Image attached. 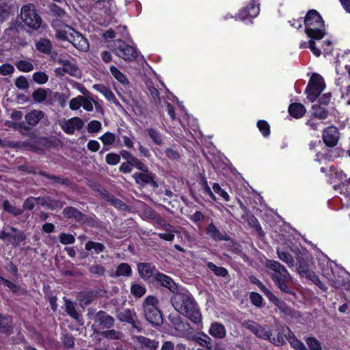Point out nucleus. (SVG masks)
<instances>
[{
	"instance_id": "49530a36",
	"label": "nucleus",
	"mask_w": 350,
	"mask_h": 350,
	"mask_svg": "<svg viewBox=\"0 0 350 350\" xmlns=\"http://www.w3.org/2000/svg\"><path fill=\"white\" fill-rule=\"evenodd\" d=\"M46 91L42 88H38L32 93V97L37 103H42L46 100Z\"/></svg>"
},
{
	"instance_id": "dca6fc26",
	"label": "nucleus",
	"mask_w": 350,
	"mask_h": 350,
	"mask_svg": "<svg viewBox=\"0 0 350 350\" xmlns=\"http://www.w3.org/2000/svg\"><path fill=\"white\" fill-rule=\"evenodd\" d=\"M256 3L255 0H252V2L247 8L241 10L238 18L240 20H245L247 17H256L259 14L260 10L259 4L256 5Z\"/></svg>"
},
{
	"instance_id": "20e7f679",
	"label": "nucleus",
	"mask_w": 350,
	"mask_h": 350,
	"mask_svg": "<svg viewBox=\"0 0 350 350\" xmlns=\"http://www.w3.org/2000/svg\"><path fill=\"white\" fill-rule=\"evenodd\" d=\"M109 47L115 55L126 62L134 61L139 55L134 46L129 45L120 39L113 40Z\"/></svg>"
},
{
	"instance_id": "8fccbe9b",
	"label": "nucleus",
	"mask_w": 350,
	"mask_h": 350,
	"mask_svg": "<svg viewBox=\"0 0 350 350\" xmlns=\"http://www.w3.org/2000/svg\"><path fill=\"white\" fill-rule=\"evenodd\" d=\"M146 292V289L144 286L133 284L131 287V293L135 297H142Z\"/></svg>"
},
{
	"instance_id": "e2e57ef3",
	"label": "nucleus",
	"mask_w": 350,
	"mask_h": 350,
	"mask_svg": "<svg viewBox=\"0 0 350 350\" xmlns=\"http://www.w3.org/2000/svg\"><path fill=\"white\" fill-rule=\"evenodd\" d=\"M306 343L310 350H321V345L315 338H308L306 339Z\"/></svg>"
},
{
	"instance_id": "4d7b16f0",
	"label": "nucleus",
	"mask_w": 350,
	"mask_h": 350,
	"mask_svg": "<svg viewBox=\"0 0 350 350\" xmlns=\"http://www.w3.org/2000/svg\"><path fill=\"white\" fill-rule=\"evenodd\" d=\"M48 208L51 210L60 209L66 204L64 202H62L59 200H55L51 198H48Z\"/></svg>"
},
{
	"instance_id": "0eeeda50",
	"label": "nucleus",
	"mask_w": 350,
	"mask_h": 350,
	"mask_svg": "<svg viewBox=\"0 0 350 350\" xmlns=\"http://www.w3.org/2000/svg\"><path fill=\"white\" fill-rule=\"evenodd\" d=\"M265 267L273 271L271 274V278L273 281L286 280L290 277L287 269L278 261L267 260Z\"/></svg>"
},
{
	"instance_id": "c85d7f7f",
	"label": "nucleus",
	"mask_w": 350,
	"mask_h": 350,
	"mask_svg": "<svg viewBox=\"0 0 350 350\" xmlns=\"http://www.w3.org/2000/svg\"><path fill=\"white\" fill-rule=\"evenodd\" d=\"M288 112L293 117L299 118L305 114L306 109L300 103H293L288 107Z\"/></svg>"
},
{
	"instance_id": "ddd939ff",
	"label": "nucleus",
	"mask_w": 350,
	"mask_h": 350,
	"mask_svg": "<svg viewBox=\"0 0 350 350\" xmlns=\"http://www.w3.org/2000/svg\"><path fill=\"white\" fill-rule=\"evenodd\" d=\"M338 139L339 133L336 127H328L323 133V142L327 146H335L338 143Z\"/></svg>"
},
{
	"instance_id": "7ed1b4c3",
	"label": "nucleus",
	"mask_w": 350,
	"mask_h": 350,
	"mask_svg": "<svg viewBox=\"0 0 350 350\" xmlns=\"http://www.w3.org/2000/svg\"><path fill=\"white\" fill-rule=\"evenodd\" d=\"M158 299L152 295L148 296L143 302L144 314L146 319L154 326L163 323V317L158 308Z\"/></svg>"
},
{
	"instance_id": "f3484780",
	"label": "nucleus",
	"mask_w": 350,
	"mask_h": 350,
	"mask_svg": "<svg viewBox=\"0 0 350 350\" xmlns=\"http://www.w3.org/2000/svg\"><path fill=\"white\" fill-rule=\"evenodd\" d=\"M206 233L215 241H229L230 239L229 235L226 232L221 233L213 223L208 224Z\"/></svg>"
},
{
	"instance_id": "a211bd4d",
	"label": "nucleus",
	"mask_w": 350,
	"mask_h": 350,
	"mask_svg": "<svg viewBox=\"0 0 350 350\" xmlns=\"http://www.w3.org/2000/svg\"><path fill=\"white\" fill-rule=\"evenodd\" d=\"M52 27L55 29V37L61 40H68L70 38V33H68L66 30L62 29V27H66L65 23H61L59 20H53L51 23Z\"/></svg>"
},
{
	"instance_id": "4be33fe9",
	"label": "nucleus",
	"mask_w": 350,
	"mask_h": 350,
	"mask_svg": "<svg viewBox=\"0 0 350 350\" xmlns=\"http://www.w3.org/2000/svg\"><path fill=\"white\" fill-rule=\"evenodd\" d=\"M138 343L141 345L142 350H157L159 347V342L146 337L139 336L137 337Z\"/></svg>"
},
{
	"instance_id": "09e8293b",
	"label": "nucleus",
	"mask_w": 350,
	"mask_h": 350,
	"mask_svg": "<svg viewBox=\"0 0 350 350\" xmlns=\"http://www.w3.org/2000/svg\"><path fill=\"white\" fill-rule=\"evenodd\" d=\"M100 139L105 146H111L116 142V137L115 134L108 131L100 136Z\"/></svg>"
},
{
	"instance_id": "bf43d9fd",
	"label": "nucleus",
	"mask_w": 350,
	"mask_h": 350,
	"mask_svg": "<svg viewBox=\"0 0 350 350\" xmlns=\"http://www.w3.org/2000/svg\"><path fill=\"white\" fill-rule=\"evenodd\" d=\"M106 162L109 165H115L120 161V156L116 153H109L106 155Z\"/></svg>"
},
{
	"instance_id": "9d476101",
	"label": "nucleus",
	"mask_w": 350,
	"mask_h": 350,
	"mask_svg": "<svg viewBox=\"0 0 350 350\" xmlns=\"http://www.w3.org/2000/svg\"><path fill=\"white\" fill-rule=\"evenodd\" d=\"M66 28L72 31L70 32V38L69 42L73 46L81 51H87L89 49V43L88 40L79 31H75L72 27L69 25H66Z\"/></svg>"
},
{
	"instance_id": "a18cd8bd",
	"label": "nucleus",
	"mask_w": 350,
	"mask_h": 350,
	"mask_svg": "<svg viewBox=\"0 0 350 350\" xmlns=\"http://www.w3.org/2000/svg\"><path fill=\"white\" fill-rule=\"evenodd\" d=\"M297 270L300 275L304 277H306L308 273L312 271L310 270L309 265L303 259H299Z\"/></svg>"
},
{
	"instance_id": "5fc2aeb1",
	"label": "nucleus",
	"mask_w": 350,
	"mask_h": 350,
	"mask_svg": "<svg viewBox=\"0 0 350 350\" xmlns=\"http://www.w3.org/2000/svg\"><path fill=\"white\" fill-rule=\"evenodd\" d=\"M80 304L81 305L88 306L92 303L94 299L93 293H83L79 295Z\"/></svg>"
},
{
	"instance_id": "6e6552de",
	"label": "nucleus",
	"mask_w": 350,
	"mask_h": 350,
	"mask_svg": "<svg viewBox=\"0 0 350 350\" xmlns=\"http://www.w3.org/2000/svg\"><path fill=\"white\" fill-rule=\"evenodd\" d=\"M59 125L65 133L73 135L76 130L79 131L83 127L84 122L80 118L73 117L68 120H60Z\"/></svg>"
},
{
	"instance_id": "79ce46f5",
	"label": "nucleus",
	"mask_w": 350,
	"mask_h": 350,
	"mask_svg": "<svg viewBox=\"0 0 350 350\" xmlns=\"http://www.w3.org/2000/svg\"><path fill=\"white\" fill-rule=\"evenodd\" d=\"M15 66L21 72H28L33 70L32 63L26 60L18 61L15 63Z\"/></svg>"
},
{
	"instance_id": "f8f14e48",
	"label": "nucleus",
	"mask_w": 350,
	"mask_h": 350,
	"mask_svg": "<svg viewBox=\"0 0 350 350\" xmlns=\"http://www.w3.org/2000/svg\"><path fill=\"white\" fill-rule=\"evenodd\" d=\"M62 213L66 218L74 219L78 223L87 224L90 221L88 215L73 206H66L63 210Z\"/></svg>"
},
{
	"instance_id": "f704fd0d",
	"label": "nucleus",
	"mask_w": 350,
	"mask_h": 350,
	"mask_svg": "<svg viewBox=\"0 0 350 350\" xmlns=\"http://www.w3.org/2000/svg\"><path fill=\"white\" fill-rule=\"evenodd\" d=\"M77 71V68L71 64L69 61L63 66L62 68H57L55 70V72L57 75H62L63 72L68 73L70 75H75Z\"/></svg>"
},
{
	"instance_id": "aec40b11",
	"label": "nucleus",
	"mask_w": 350,
	"mask_h": 350,
	"mask_svg": "<svg viewBox=\"0 0 350 350\" xmlns=\"http://www.w3.org/2000/svg\"><path fill=\"white\" fill-rule=\"evenodd\" d=\"M169 319L174 329L181 333H185L191 329L190 325L188 323L184 322L179 316H170Z\"/></svg>"
},
{
	"instance_id": "603ef678",
	"label": "nucleus",
	"mask_w": 350,
	"mask_h": 350,
	"mask_svg": "<svg viewBox=\"0 0 350 350\" xmlns=\"http://www.w3.org/2000/svg\"><path fill=\"white\" fill-rule=\"evenodd\" d=\"M59 241L63 245L72 244L75 241L74 235L62 232L59 234Z\"/></svg>"
},
{
	"instance_id": "393cba45",
	"label": "nucleus",
	"mask_w": 350,
	"mask_h": 350,
	"mask_svg": "<svg viewBox=\"0 0 350 350\" xmlns=\"http://www.w3.org/2000/svg\"><path fill=\"white\" fill-rule=\"evenodd\" d=\"M225 327L219 323H213L209 329V334L216 338H224L226 336Z\"/></svg>"
},
{
	"instance_id": "72a5a7b5",
	"label": "nucleus",
	"mask_w": 350,
	"mask_h": 350,
	"mask_svg": "<svg viewBox=\"0 0 350 350\" xmlns=\"http://www.w3.org/2000/svg\"><path fill=\"white\" fill-rule=\"evenodd\" d=\"M277 254L280 260L285 262L289 267H294V258L289 253L277 249Z\"/></svg>"
},
{
	"instance_id": "de8ad7c7",
	"label": "nucleus",
	"mask_w": 350,
	"mask_h": 350,
	"mask_svg": "<svg viewBox=\"0 0 350 350\" xmlns=\"http://www.w3.org/2000/svg\"><path fill=\"white\" fill-rule=\"evenodd\" d=\"M306 278L311 280L314 284H315L323 291H327V288L326 287V286L319 280V277L313 271L308 273V275Z\"/></svg>"
},
{
	"instance_id": "39448f33",
	"label": "nucleus",
	"mask_w": 350,
	"mask_h": 350,
	"mask_svg": "<svg viewBox=\"0 0 350 350\" xmlns=\"http://www.w3.org/2000/svg\"><path fill=\"white\" fill-rule=\"evenodd\" d=\"M20 16L24 24L32 30H38L42 25V18L38 14L33 3H27L23 5L21 9Z\"/></svg>"
},
{
	"instance_id": "2f4dec72",
	"label": "nucleus",
	"mask_w": 350,
	"mask_h": 350,
	"mask_svg": "<svg viewBox=\"0 0 350 350\" xmlns=\"http://www.w3.org/2000/svg\"><path fill=\"white\" fill-rule=\"evenodd\" d=\"M21 28V24L18 21H14L10 23V25L5 29V33L9 37H16L18 35L20 29Z\"/></svg>"
},
{
	"instance_id": "f257e3e1",
	"label": "nucleus",
	"mask_w": 350,
	"mask_h": 350,
	"mask_svg": "<svg viewBox=\"0 0 350 350\" xmlns=\"http://www.w3.org/2000/svg\"><path fill=\"white\" fill-rule=\"evenodd\" d=\"M171 302L177 312L187 317L193 323L198 324L201 322V313L189 293L175 291L171 297Z\"/></svg>"
},
{
	"instance_id": "3c124183",
	"label": "nucleus",
	"mask_w": 350,
	"mask_h": 350,
	"mask_svg": "<svg viewBox=\"0 0 350 350\" xmlns=\"http://www.w3.org/2000/svg\"><path fill=\"white\" fill-rule=\"evenodd\" d=\"M32 77L33 80L38 84H44L49 79L48 75L44 72H36Z\"/></svg>"
},
{
	"instance_id": "b1692460",
	"label": "nucleus",
	"mask_w": 350,
	"mask_h": 350,
	"mask_svg": "<svg viewBox=\"0 0 350 350\" xmlns=\"http://www.w3.org/2000/svg\"><path fill=\"white\" fill-rule=\"evenodd\" d=\"M49 10L51 14L56 17L55 20H59L61 23L67 22L68 14L64 9L55 3H52L49 5Z\"/></svg>"
},
{
	"instance_id": "412c9836",
	"label": "nucleus",
	"mask_w": 350,
	"mask_h": 350,
	"mask_svg": "<svg viewBox=\"0 0 350 350\" xmlns=\"http://www.w3.org/2000/svg\"><path fill=\"white\" fill-rule=\"evenodd\" d=\"M38 174L48 179V183L49 184L68 185L70 183V181L68 178H65L62 176H58L53 174H50L45 171L39 170Z\"/></svg>"
},
{
	"instance_id": "338daca9",
	"label": "nucleus",
	"mask_w": 350,
	"mask_h": 350,
	"mask_svg": "<svg viewBox=\"0 0 350 350\" xmlns=\"http://www.w3.org/2000/svg\"><path fill=\"white\" fill-rule=\"evenodd\" d=\"M250 298L251 299L252 303L257 306V307H261L262 304V296L257 293L252 292L250 293Z\"/></svg>"
},
{
	"instance_id": "864d4df0",
	"label": "nucleus",
	"mask_w": 350,
	"mask_h": 350,
	"mask_svg": "<svg viewBox=\"0 0 350 350\" xmlns=\"http://www.w3.org/2000/svg\"><path fill=\"white\" fill-rule=\"evenodd\" d=\"M89 271L92 274L98 277L104 275L105 272L104 267L98 264L92 265L90 267Z\"/></svg>"
},
{
	"instance_id": "9b49d317",
	"label": "nucleus",
	"mask_w": 350,
	"mask_h": 350,
	"mask_svg": "<svg viewBox=\"0 0 350 350\" xmlns=\"http://www.w3.org/2000/svg\"><path fill=\"white\" fill-rule=\"evenodd\" d=\"M135 317H136L135 313L129 309L120 311L117 315L118 320L122 322H127L132 325V327L135 329L137 332H141L142 331L141 322L139 320L135 319Z\"/></svg>"
},
{
	"instance_id": "bb28decb",
	"label": "nucleus",
	"mask_w": 350,
	"mask_h": 350,
	"mask_svg": "<svg viewBox=\"0 0 350 350\" xmlns=\"http://www.w3.org/2000/svg\"><path fill=\"white\" fill-rule=\"evenodd\" d=\"M12 320L10 317L0 314V332L2 334H10L12 332Z\"/></svg>"
},
{
	"instance_id": "a19ab883",
	"label": "nucleus",
	"mask_w": 350,
	"mask_h": 350,
	"mask_svg": "<svg viewBox=\"0 0 350 350\" xmlns=\"http://www.w3.org/2000/svg\"><path fill=\"white\" fill-rule=\"evenodd\" d=\"M66 311L71 317L79 321H80L81 314L77 311L71 301H66Z\"/></svg>"
},
{
	"instance_id": "69168bd1",
	"label": "nucleus",
	"mask_w": 350,
	"mask_h": 350,
	"mask_svg": "<svg viewBox=\"0 0 350 350\" xmlns=\"http://www.w3.org/2000/svg\"><path fill=\"white\" fill-rule=\"evenodd\" d=\"M3 284L8 287L12 292L17 293L20 294H23L24 291L18 286L17 284L12 283V282L8 280H3Z\"/></svg>"
},
{
	"instance_id": "37998d69",
	"label": "nucleus",
	"mask_w": 350,
	"mask_h": 350,
	"mask_svg": "<svg viewBox=\"0 0 350 350\" xmlns=\"http://www.w3.org/2000/svg\"><path fill=\"white\" fill-rule=\"evenodd\" d=\"M285 335L286 332L284 331V327L281 329V330L278 332L276 338H269V340L270 342H271L273 345L275 346H281L283 345L285 343Z\"/></svg>"
},
{
	"instance_id": "774afa93",
	"label": "nucleus",
	"mask_w": 350,
	"mask_h": 350,
	"mask_svg": "<svg viewBox=\"0 0 350 350\" xmlns=\"http://www.w3.org/2000/svg\"><path fill=\"white\" fill-rule=\"evenodd\" d=\"M107 202L119 209H124L126 206V204L122 200L116 198L113 195H111L109 198H108Z\"/></svg>"
},
{
	"instance_id": "f03ea898",
	"label": "nucleus",
	"mask_w": 350,
	"mask_h": 350,
	"mask_svg": "<svg viewBox=\"0 0 350 350\" xmlns=\"http://www.w3.org/2000/svg\"><path fill=\"white\" fill-rule=\"evenodd\" d=\"M305 31L308 36L312 39L321 40L325 34L324 21L314 10L308 12L304 19Z\"/></svg>"
},
{
	"instance_id": "4468645a",
	"label": "nucleus",
	"mask_w": 350,
	"mask_h": 350,
	"mask_svg": "<svg viewBox=\"0 0 350 350\" xmlns=\"http://www.w3.org/2000/svg\"><path fill=\"white\" fill-rule=\"evenodd\" d=\"M154 280L161 286L167 288L172 293H175L178 290L176 283L170 277L165 274L157 272L154 275Z\"/></svg>"
},
{
	"instance_id": "5701e85b",
	"label": "nucleus",
	"mask_w": 350,
	"mask_h": 350,
	"mask_svg": "<svg viewBox=\"0 0 350 350\" xmlns=\"http://www.w3.org/2000/svg\"><path fill=\"white\" fill-rule=\"evenodd\" d=\"M44 113L40 110H32L25 115L26 122L31 126H36L44 118Z\"/></svg>"
},
{
	"instance_id": "473e14b6",
	"label": "nucleus",
	"mask_w": 350,
	"mask_h": 350,
	"mask_svg": "<svg viewBox=\"0 0 350 350\" xmlns=\"http://www.w3.org/2000/svg\"><path fill=\"white\" fill-rule=\"evenodd\" d=\"M132 273V269L129 264L125 262L120 263L116 271V273L114 274L115 277H129L131 275Z\"/></svg>"
},
{
	"instance_id": "c756f323",
	"label": "nucleus",
	"mask_w": 350,
	"mask_h": 350,
	"mask_svg": "<svg viewBox=\"0 0 350 350\" xmlns=\"http://www.w3.org/2000/svg\"><path fill=\"white\" fill-rule=\"evenodd\" d=\"M110 72L113 77L125 88L129 86V81L124 74L114 66H110Z\"/></svg>"
},
{
	"instance_id": "a878e982",
	"label": "nucleus",
	"mask_w": 350,
	"mask_h": 350,
	"mask_svg": "<svg viewBox=\"0 0 350 350\" xmlns=\"http://www.w3.org/2000/svg\"><path fill=\"white\" fill-rule=\"evenodd\" d=\"M9 229L12 232L10 236V241L12 245L15 246L18 245L26 239V235L23 231L12 226L9 227Z\"/></svg>"
},
{
	"instance_id": "7c9ffc66",
	"label": "nucleus",
	"mask_w": 350,
	"mask_h": 350,
	"mask_svg": "<svg viewBox=\"0 0 350 350\" xmlns=\"http://www.w3.org/2000/svg\"><path fill=\"white\" fill-rule=\"evenodd\" d=\"M85 250L88 252L94 250L95 254H98L105 251V246L99 242L88 241L85 245Z\"/></svg>"
},
{
	"instance_id": "423d86ee",
	"label": "nucleus",
	"mask_w": 350,
	"mask_h": 350,
	"mask_svg": "<svg viewBox=\"0 0 350 350\" xmlns=\"http://www.w3.org/2000/svg\"><path fill=\"white\" fill-rule=\"evenodd\" d=\"M325 86L323 77L317 73H314L306 90L308 98L311 102H314L324 90Z\"/></svg>"
},
{
	"instance_id": "4c0bfd02",
	"label": "nucleus",
	"mask_w": 350,
	"mask_h": 350,
	"mask_svg": "<svg viewBox=\"0 0 350 350\" xmlns=\"http://www.w3.org/2000/svg\"><path fill=\"white\" fill-rule=\"evenodd\" d=\"M146 132L152 140V142L157 145H161L163 144V139L161 133L154 129L150 128L146 129Z\"/></svg>"
},
{
	"instance_id": "1a4fd4ad",
	"label": "nucleus",
	"mask_w": 350,
	"mask_h": 350,
	"mask_svg": "<svg viewBox=\"0 0 350 350\" xmlns=\"http://www.w3.org/2000/svg\"><path fill=\"white\" fill-rule=\"evenodd\" d=\"M132 176L135 183L139 185L144 187L149 184L154 188L158 187V184L154 180V175L148 170V167L140 172L134 173Z\"/></svg>"
},
{
	"instance_id": "2eb2a0df",
	"label": "nucleus",
	"mask_w": 350,
	"mask_h": 350,
	"mask_svg": "<svg viewBox=\"0 0 350 350\" xmlns=\"http://www.w3.org/2000/svg\"><path fill=\"white\" fill-rule=\"evenodd\" d=\"M137 270L139 276L145 280H149L151 278L154 279L155 273L158 272L153 265L147 262L138 263Z\"/></svg>"
},
{
	"instance_id": "052dcab7",
	"label": "nucleus",
	"mask_w": 350,
	"mask_h": 350,
	"mask_svg": "<svg viewBox=\"0 0 350 350\" xmlns=\"http://www.w3.org/2000/svg\"><path fill=\"white\" fill-rule=\"evenodd\" d=\"M83 96H78L70 100L69 107L72 110H77L82 105Z\"/></svg>"
},
{
	"instance_id": "c03bdc74",
	"label": "nucleus",
	"mask_w": 350,
	"mask_h": 350,
	"mask_svg": "<svg viewBox=\"0 0 350 350\" xmlns=\"http://www.w3.org/2000/svg\"><path fill=\"white\" fill-rule=\"evenodd\" d=\"M101 336L109 340H119L122 336V333L115 329H109L101 333Z\"/></svg>"
},
{
	"instance_id": "e433bc0d",
	"label": "nucleus",
	"mask_w": 350,
	"mask_h": 350,
	"mask_svg": "<svg viewBox=\"0 0 350 350\" xmlns=\"http://www.w3.org/2000/svg\"><path fill=\"white\" fill-rule=\"evenodd\" d=\"M3 209L8 213L12 214L14 216L21 215L23 213V210L19 207L12 206L10 202L6 200L3 204Z\"/></svg>"
},
{
	"instance_id": "c9c22d12",
	"label": "nucleus",
	"mask_w": 350,
	"mask_h": 350,
	"mask_svg": "<svg viewBox=\"0 0 350 350\" xmlns=\"http://www.w3.org/2000/svg\"><path fill=\"white\" fill-rule=\"evenodd\" d=\"M254 335L259 338L263 340H269L270 336H272V333L267 325L261 326L260 325H259L258 327L256 329Z\"/></svg>"
},
{
	"instance_id": "13d9d810",
	"label": "nucleus",
	"mask_w": 350,
	"mask_h": 350,
	"mask_svg": "<svg viewBox=\"0 0 350 350\" xmlns=\"http://www.w3.org/2000/svg\"><path fill=\"white\" fill-rule=\"evenodd\" d=\"M257 126L265 137H267L270 134V127L269 124L265 120H259L257 123Z\"/></svg>"
},
{
	"instance_id": "680f3d73",
	"label": "nucleus",
	"mask_w": 350,
	"mask_h": 350,
	"mask_svg": "<svg viewBox=\"0 0 350 350\" xmlns=\"http://www.w3.org/2000/svg\"><path fill=\"white\" fill-rule=\"evenodd\" d=\"M82 100L83 102L81 106H83V108L87 111H92L93 110V103L96 105V103L94 102L92 98L88 96H83Z\"/></svg>"
},
{
	"instance_id": "58836bf2",
	"label": "nucleus",
	"mask_w": 350,
	"mask_h": 350,
	"mask_svg": "<svg viewBox=\"0 0 350 350\" xmlns=\"http://www.w3.org/2000/svg\"><path fill=\"white\" fill-rule=\"evenodd\" d=\"M312 115L321 120H324L327 117L328 112L324 107L314 105L312 106Z\"/></svg>"
},
{
	"instance_id": "6e6d98bb",
	"label": "nucleus",
	"mask_w": 350,
	"mask_h": 350,
	"mask_svg": "<svg viewBox=\"0 0 350 350\" xmlns=\"http://www.w3.org/2000/svg\"><path fill=\"white\" fill-rule=\"evenodd\" d=\"M50 96L53 100L58 102L62 107L64 106L66 101V96L64 94L51 92Z\"/></svg>"
},
{
	"instance_id": "ea45409f",
	"label": "nucleus",
	"mask_w": 350,
	"mask_h": 350,
	"mask_svg": "<svg viewBox=\"0 0 350 350\" xmlns=\"http://www.w3.org/2000/svg\"><path fill=\"white\" fill-rule=\"evenodd\" d=\"M207 267L212 271L214 272V273L217 275V276H219V277H225L228 275V270L223 267H217L216 265H215L213 262H208L207 263Z\"/></svg>"
},
{
	"instance_id": "cd10ccee",
	"label": "nucleus",
	"mask_w": 350,
	"mask_h": 350,
	"mask_svg": "<svg viewBox=\"0 0 350 350\" xmlns=\"http://www.w3.org/2000/svg\"><path fill=\"white\" fill-rule=\"evenodd\" d=\"M36 47L40 53L48 55L51 52L52 44L51 41L46 38H40L36 42Z\"/></svg>"
},
{
	"instance_id": "6ab92c4d",
	"label": "nucleus",
	"mask_w": 350,
	"mask_h": 350,
	"mask_svg": "<svg viewBox=\"0 0 350 350\" xmlns=\"http://www.w3.org/2000/svg\"><path fill=\"white\" fill-rule=\"evenodd\" d=\"M96 321H98L105 328L109 329L113 327L115 324V320L113 317L107 314L103 310H100L96 313Z\"/></svg>"
},
{
	"instance_id": "0e129e2a",
	"label": "nucleus",
	"mask_w": 350,
	"mask_h": 350,
	"mask_svg": "<svg viewBox=\"0 0 350 350\" xmlns=\"http://www.w3.org/2000/svg\"><path fill=\"white\" fill-rule=\"evenodd\" d=\"M213 189L215 193L219 194L225 201L230 200V196L226 191H225L218 183H215Z\"/></svg>"
}]
</instances>
